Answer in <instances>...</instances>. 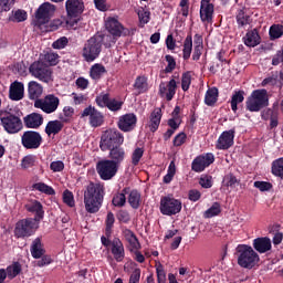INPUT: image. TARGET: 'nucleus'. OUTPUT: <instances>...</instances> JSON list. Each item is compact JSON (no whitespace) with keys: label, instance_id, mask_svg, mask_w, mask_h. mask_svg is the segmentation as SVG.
<instances>
[{"label":"nucleus","instance_id":"obj_6","mask_svg":"<svg viewBox=\"0 0 283 283\" xmlns=\"http://www.w3.org/2000/svg\"><path fill=\"white\" fill-rule=\"evenodd\" d=\"M0 123L7 134H19L23 129L21 117L4 111L0 114Z\"/></svg>","mask_w":283,"mask_h":283},{"label":"nucleus","instance_id":"obj_50","mask_svg":"<svg viewBox=\"0 0 283 283\" xmlns=\"http://www.w3.org/2000/svg\"><path fill=\"white\" fill-rule=\"evenodd\" d=\"M64 28H66V30H76L78 28V18L67 14V17L64 18Z\"/></svg>","mask_w":283,"mask_h":283},{"label":"nucleus","instance_id":"obj_41","mask_svg":"<svg viewBox=\"0 0 283 283\" xmlns=\"http://www.w3.org/2000/svg\"><path fill=\"white\" fill-rule=\"evenodd\" d=\"M25 209L31 213H36L38 218H43V206L39 201H31L25 205Z\"/></svg>","mask_w":283,"mask_h":283},{"label":"nucleus","instance_id":"obj_31","mask_svg":"<svg viewBox=\"0 0 283 283\" xmlns=\"http://www.w3.org/2000/svg\"><path fill=\"white\" fill-rule=\"evenodd\" d=\"M193 45H195V49H193L192 60L200 61V56H202V50H205L202 35L200 34L195 35Z\"/></svg>","mask_w":283,"mask_h":283},{"label":"nucleus","instance_id":"obj_40","mask_svg":"<svg viewBox=\"0 0 283 283\" xmlns=\"http://www.w3.org/2000/svg\"><path fill=\"white\" fill-rule=\"evenodd\" d=\"M135 90H137L138 94H145L147 90H149V85L147 84L146 76H138L134 83Z\"/></svg>","mask_w":283,"mask_h":283},{"label":"nucleus","instance_id":"obj_28","mask_svg":"<svg viewBox=\"0 0 283 283\" xmlns=\"http://www.w3.org/2000/svg\"><path fill=\"white\" fill-rule=\"evenodd\" d=\"M108 156L111 163H115L117 167H120V163L125 160V148L118 146L113 147L111 148Z\"/></svg>","mask_w":283,"mask_h":283},{"label":"nucleus","instance_id":"obj_53","mask_svg":"<svg viewBox=\"0 0 283 283\" xmlns=\"http://www.w3.org/2000/svg\"><path fill=\"white\" fill-rule=\"evenodd\" d=\"M174 176H176V163L170 161L168 170H167V175L164 177V182L166 185H169V182H171V180H174Z\"/></svg>","mask_w":283,"mask_h":283},{"label":"nucleus","instance_id":"obj_16","mask_svg":"<svg viewBox=\"0 0 283 283\" xmlns=\"http://www.w3.org/2000/svg\"><path fill=\"white\" fill-rule=\"evenodd\" d=\"M105 25L106 30L113 36H127V34H129V30L125 29L124 25L115 18H108Z\"/></svg>","mask_w":283,"mask_h":283},{"label":"nucleus","instance_id":"obj_49","mask_svg":"<svg viewBox=\"0 0 283 283\" xmlns=\"http://www.w3.org/2000/svg\"><path fill=\"white\" fill-rule=\"evenodd\" d=\"M144 155H145V148L136 147L132 153V165H134V167L138 166Z\"/></svg>","mask_w":283,"mask_h":283},{"label":"nucleus","instance_id":"obj_5","mask_svg":"<svg viewBox=\"0 0 283 283\" xmlns=\"http://www.w3.org/2000/svg\"><path fill=\"white\" fill-rule=\"evenodd\" d=\"M56 12V7L50 2L42 3L35 11V18L33 20L34 28L41 30L44 25L50 23V19L54 17Z\"/></svg>","mask_w":283,"mask_h":283},{"label":"nucleus","instance_id":"obj_43","mask_svg":"<svg viewBox=\"0 0 283 283\" xmlns=\"http://www.w3.org/2000/svg\"><path fill=\"white\" fill-rule=\"evenodd\" d=\"M128 205L132 209H138L140 207V192L138 190H132L128 193Z\"/></svg>","mask_w":283,"mask_h":283},{"label":"nucleus","instance_id":"obj_42","mask_svg":"<svg viewBox=\"0 0 283 283\" xmlns=\"http://www.w3.org/2000/svg\"><path fill=\"white\" fill-rule=\"evenodd\" d=\"M244 102V91H235L231 98L232 112H238V105Z\"/></svg>","mask_w":283,"mask_h":283},{"label":"nucleus","instance_id":"obj_32","mask_svg":"<svg viewBox=\"0 0 283 283\" xmlns=\"http://www.w3.org/2000/svg\"><path fill=\"white\" fill-rule=\"evenodd\" d=\"M63 129V123L59 119L50 120L45 126L46 136H56Z\"/></svg>","mask_w":283,"mask_h":283},{"label":"nucleus","instance_id":"obj_25","mask_svg":"<svg viewBox=\"0 0 283 283\" xmlns=\"http://www.w3.org/2000/svg\"><path fill=\"white\" fill-rule=\"evenodd\" d=\"M29 98L31 101H41L43 96V86L35 81H31L28 84Z\"/></svg>","mask_w":283,"mask_h":283},{"label":"nucleus","instance_id":"obj_63","mask_svg":"<svg viewBox=\"0 0 283 283\" xmlns=\"http://www.w3.org/2000/svg\"><path fill=\"white\" fill-rule=\"evenodd\" d=\"M122 107H123V102L114 99V98L108 101L107 108L111 112H118L119 109H122Z\"/></svg>","mask_w":283,"mask_h":283},{"label":"nucleus","instance_id":"obj_17","mask_svg":"<svg viewBox=\"0 0 283 283\" xmlns=\"http://www.w3.org/2000/svg\"><path fill=\"white\" fill-rule=\"evenodd\" d=\"M178 88V83L176 80L171 78L169 82H161L159 84V95L166 101H172L176 96V90Z\"/></svg>","mask_w":283,"mask_h":283},{"label":"nucleus","instance_id":"obj_30","mask_svg":"<svg viewBox=\"0 0 283 283\" xmlns=\"http://www.w3.org/2000/svg\"><path fill=\"white\" fill-rule=\"evenodd\" d=\"M163 118V111L160 108H155L150 114V120L148 127L150 132H156L160 127V120Z\"/></svg>","mask_w":283,"mask_h":283},{"label":"nucleus","instance_id":"obj_39","mask_svg":"<svg viewBox=\"0 0 283 283\" xmlns=\"http://www.w3.org/2000/svg\"><path fill=\"white\" fill-rule=\"evenodd\" d=\"M192 51H193V38H191V35H187V38L184 41V49H182L185 61L191 57Z\"/></svg>","mask_w":283,"mask_h":283},{"label":"nucleus","instance_id":"obj_51","mask_svg":"<svg viewBox=\"0 0 283 283\" xmlns=\"http://www.w3.org/2000/svg\"><path fill=\"white\" fill-rule=\"evenodd\" d=\"M72 116H74V107L65 106L63 108V115L60 116V120L62 123H70V120H72Z\"/></svg>","mask_w":283,"mask_h":283},{"label":"nucleus","instance_id":"obj_54","mask_svg":"<svg viewBox=\"0 0 283 283\" xmlns=\"http://www.w3.org/2000/svg\"><path fill=\"white\" fill-rule=\"evenodd\" d=\"M220 203L214 202L208 210L205 211V218H214L220 213Z\"/></svg>","mask_w":283,"mask_h":283},{"label":"nucleus","instance_id":"obj_64","mask_svg":"<svg viewBox=\"0 0 283 283\" xmlns=\"http://www.w3.org/2000/svg\"><path fill=\"white\" fill-rule=\"evenodd\" d=\"M254 187L260 191H271V189L273 188V185L266 181H255Z\"/></svg>","mask_w":283,"mask_h":283},{"label":"nucleus","instance_id":"obj_46","mask_svg":"<svg viewBox=\"0 0 283 283\" xmlns=\"http://www.w3.org/2000/svg\"><path fill=\"white\" fill-rule=\"evenodd\" d=\"M223 187H228L230 189H235L238 185H240V180L235 178L232 174L226 175L222 180Z\"/></svg>","mask_w":283,"mask_h":283},{"label":"nucleus","instance_id":"obj_9","mask_svg":"<svg viewBox=\"0 0 283 283\" xmlns=\"http://www.w3.org/2000/svg\"><path fill=\"white\" fill-rule=\"evenodd\" d=\"M118 167L109 159H102L96 164V171L102 180H112L118 174Z\"/></svg>","mask_w":283,"mask_h":283},{"label":"nucleus","instance_id":"obj_60","mask_svg":"<svg viewBox=\"0 0 283 283\" xmlns=\"http://www.w3.org/2000/svg\"><path fill=\"white\" fill-rule=\"evenodd\" d=\"M63 202L64 205H67V207H74L75 201H74V193L70 190H65L63 192Z\"/></svg>","mask_w":283,"mask_h":283},{"label":"nucleus","instance_id":"obj_44","mask_svg":"<svg viewBox=\"0 0 283 283\" xmlns=\"http://www.w3.org/2000/svg\"><path fill=\"white\" fill-rule=\"evenodd\" d=\"M272 174L273 176H276V178L283 180V157L272 163Z\"/></svg>","mask_w":283,"mask_h":283},{"label":"nucleus","instance_id":"obj_62","mask_svg":"<svg viewBox=\"0 0 283 283\" xmlns=\"http://www.w3.org/2000/svg\"><path fill=\"white\" fill-rule=\"evenodd\" d=\"M109 101L108 94H101L96 97V104L98 107H107L109 105Z\"/></svg>","mask_w":283,"mask_h":283},{"label":"nucleus","instance_id":"obj_7","mask_svg":"<svg viewBox=\"0 0 283 283\" xmlns=\"http://www.w3.org/2000/svg\"><path fill=\"white\" fill-rule=\"evenodd\" d=\"M124 142L125 137H123V134L117 129L112 128L103 133L99 147L102 151H107L108 149H112L114 145H123Z\"/></svg>","mask_w":283,"mask_h":283},{"label":"nucleus","instance_id":"obj_3","mask_svg":"<svg viewBox=\"0 0 283 283\" xmlns=\"http://www.w3.org/2000/svg\"><path fill=\"white\" fill-rule=\"evenodd\" d=\"M103 51V35H94L88 39L82 50V56L86 63H92L101 56Z\"/></svg>","mask_w":283,"mask_h":283},{"label":"nucleus","instance_id":"obj_10","mask_svg":"<svg viewBox=\"0 0 283 283\" xmlns=\"http://www.w3.org/2000/svg\"><path fill=\"white\" fill-rule=\"evenodd\" d=\"M59 105H61V99L54 94H49L34 102V107H36V109H42L44 114H54V112L59 109Z\"/></svg>","mask_w":283,"mask_h":283},{"label":"nucleus","instance_id":"obj_35","mask_svg":"<svg viewBox=\"0 0 283 283\" xmlns=\"http://www.w3.org/2000/svg\"><path fill=\"white\" fill-rule=\"evenodd\" d=\"M59 28H65V18L54 19L40 30L42 32H54V30H59Z\"/></svg>","mask_w":283,"mask_h":283},{"label":"nucleus","instance_id":"obj_4","mask_svg":"<svg viewBox=\"0 0 283 283\" xmlns=\"http://www.w3.org/2000/svg\"><path fill=\"white\" fill-rule=\"evenodd\" d=\"M264 107H269V92L264 88L253 91L247 99V109L260 112Z\"/></svg>","mask_w":283,"mask_h":283},{"label":"nucleus","instance_id":"obj_24","mask_svg":"<svg viewBox=\"0 0 283 283\" xmlns=\"http://www.w3.org/2000/svg\"><path fill=\"white\" fill-rule=\"evenodd\" d=\"M24 125L29 129H39L43 125V115L38 113H32L24 117Z\"/></svg>","mask_w":283,"mask_h":283},{"label":"nucleus","instance_id":"obj_26","mask_svg":"<svg viewBox=\"0 0 283 283\" xmlns=\"http://www.w3.org/2000/svg\"><path fill=\"white\" fill-rule=\"evenodd\" d=\"M213 17V4L211 0H201L200 19L201 21H211Z\"/></svg>","mask_w":283,"mask_h":283},{"label":"nucleus","instance_id":"obj_15","mask_svg":"<svg viewBox=\"0 0 283 283\" xmlns=\"http://www.w3.org/2000/svg\"><path fill=\"white\" fill-rule=\"evenodd\" d=\"M136 123H138V117L134 113H127L119 116L117 122V127L120 132H134L136 128Z\"/></svg>","mask_w":283,"mask_h":283},{"label":"nucleus","instance_id":"obj_14","mask_svg":"<svg viewBox=\"0 0 283 283\" xmlns=\"http://www.w3.org/2000/svg\"><path fill=\"white\" fill-rule=\"evenodd\" d=\"M81 118H88L91 127H101L105 123L103 113L98 112L94 106H87L81 113Z\"/></svg>","mask_w":283,"mask_h":283},{"label":"nucleus","instance_id":"obj_37","mask_svg":"<svg viewBox=\"0 0 283 283\" xmlns=\"http://www.w3.org/2000/svg\"><path fill=\"white\" fill-rule=\"evenodd\" d=\"M205 103L209 107H213V105H216V103H218V88L212 87L206 92Z\"/></svg>","mask_w":283,"mask_h":283},{"label":"nucleus","instance_id":"obj_22","mask_svg":"<svg viewBox=\"0 0 283 283\" xmlns=\"http://www.w3.org/2000/svg\"><path fill=\"white\" fill-rule=\"evenodd\" d=\"M261 42L262 38H260L258 29L248 31L243 36V43L244 45H247V48H256V45H260Z\"/></svg>","mask_w":283,"mask_h":283},{"label":"nucleus","instance_id":"obj_59","mask_svg":"<svg viewBox=\"0 0 283 283\" xmlns=\"http://www.w3.org/2000/svg\"><path fill=\"white\" fill-rule=\"evenodd\" d=\"M191 86V73L187 72L184 73L181 76V90L187 92Z\"/></svg>","mask_w":283,"mask_h":283},{"label":"nucleus","instance_id":"obj_18","mask_svg":"<svg viewBox=\"0 0 283 283\" xmlns=\"http://www.w3.org/2000/svg\"><path fill=\"white\" fill-rule=\"evenodd\" d=\"M214 160L216 157H213V154L211 153L200 155L192 161V171H197V174H200L203 169H207L209 165H212Z\"/></svg>","mask_w":283,"mask_h":283},{"label":"nucleus","instance_id":"obj_21","mask_svg":"<svg viewBox=\"0 0 283 283\" xmlns=\"http://www.w3.org/2000/svg\"><path fill=\"white\" fill-rule=\"evenodd\" d=\"M24 94L25 87L23 86V83L19 81L11 83L9 88V98L11 101H22Z\"/></svg>","mask_w":283,"mask_h":283},{"label":"nucleus","instance_id":"obj_11","mask_svg":"<svg viewBox=\"0 0 283 283\" xmlns=\"http://www.w3.org/2000/svg\"><path fill=\"white\" fill-rule=\"evenodd\" d=\"M29 72L31 76L42 81V83H50L52 82V70L45 65V63L38 61L31 64Z\"/></svg>","mask_w":283,"mask_h":283},{"label":"nucleus","instance_id":"obj_45","mask_svg":"<svg viewBox=\"0 0 283 283\" xmlns=\"http://www.w3.org/2000/svg\"><path fill=\"white\" fill-rule=\"evenodd\" d=\"M125 193H127V188H125L122 192L119 193H116L114 197H113V206L114 207H123L124 205H126L127 202V197L125 196Z\"/></svg>","mask_w":283,"mask_h":283},{"label":"nucleus","instance_id":"obj_23","mask_svg":"<svg viewBox=\"0 0 283 283\" xmlns=\"http://www.w3.org/2000/svg\"><path fill=\"white\" fill-rule=\"evenodd\" d=\"M65 10L70 17H77L83 12V0H66Z\"/></svg>","mask_w":283,"mask_h":283},{"label":"nucleus","instance_id":"obj_61","mask_svg":"<svg viewBox=\"0 0 283 283\" xmlns=\"http://www.w3.org/2000/svg\"><path fill=\"white\" fill-rule=\"evenodd\" d=\"M50 169L53 174H59L65 169V164L61 160H55L50 164Z\"/></svg>","mask_w":283,"mask_h":283},{"label":"nucleus","instance_id":"obj_19","mask_svg":"<svg viewBox=\"0 0 283 283\" xmlns=\"http://www.w3.org/2000/svg\"><path fill=\"white\" fill-rule=\"evenodd\" d=\"M252 247L256 253H269L273 249V243L269 237H260L253 240Z\"/></svg>","mask_w":283,"mask_h":283},{"label":"nucleus","instance_id":"obj_12","mask_svg":"<svg viewBox=\"0 0 283 283\" xmlns=\"http://www.w3.org/2000/svg\"><path fill=\"white\" fill-rule=\"evenodd\" d=\"M182 211V202L171 197H163L160 200V212L163 216H176Z\"/></svg>","mask_w":283,"mask_h":283},{"label":"nucleus","instance_id":"obj_29","mask_svg":"<svg viewBox=\"0 0 283 283\" xmlns=\"http://www.w3.org/2000/svg\"><path fill=\"white\" fill-rule=\"evenodd\" d=\"M135 12L138 15L139 28H145L151 21V11L146 7H138Z\"/></svg>","mask_w":283,"mask_h":283},{"label":"nucleus","instance_id":"obj_38","mask_svg":"<svg viewBox=\"0 0 283 283\" xmlns=\"http://www.w3.org/2000/svg\"><path fill=\"white\" fill-rule=\"evenodd\" d=\"M28 20V12L23 9H18L15 11L11 12V15L9 18V21H12L13 23H23V21Z\"/></svg>","mask_w":283,"mask_h":283},{"label":"nucleus","instance_id":"obj_33","mask_svg":"<svg viewBox=\"0 0 283 283\" xmlns=\"http://www.w3.org/2000/svg\"><path fill=\"white\" fill-rule=\"evenodd\" d=\"M105 74H107V70L105 66H103V64L96 63L91 66L90 76L93 81H101Z\"/></svg>","mask_w":283,"mask_h":283},{"label":"nucleus","instance_id":"obj_47","mask_svg":"<svg viewBox=\"0 0 283 283\" xmlns=\"http://www.w3.org/2000/svg\"><path fill=\"white\" fill-rule=\"evenodd\" d=\"M7 275L9 280H14L19 273H21V263L14 262L7 268Z\"/></svg>","mask_w":283,"mask_h":283},{"label":"nucleus","instance_id":"obj_1","mask_svg":"<svg viewBox=\"0 0 283 283\" xmlns=\"http://www.w3.org/2000/svg\"><path fill=\"white\" fill-rule=\"evenodd\" d=\"M104 198L105 187L101 184L90 182L84 191V207L87 213H98Z\"/></svg>","mask_w":283,"mask_h":283},{"label":"nucleus","instance_id":"obj_52","mask_svg":"<svg viewBox=\"0 0 283 283\" xmlns=\"http://www.w3.org/2000/svg\"><path fill=\"white\" fill-rule=\"evenodd\" d=\"M36 165V156L28 155L21 161L22 169H30V167H34Z\"/></svg>","mask_w":283,"mask_h":283},{"label":"nucleus","instance_id":"obj_8","mask_svg":"<svg viewBox=\"0 0 283 283\" xmlns=\"http://www.w3.org/2000/svg\"><path fill=\"white\" fill-rule=\"evenodd\" d=\"M36 229H39L36 219H24L15 224L14 234L15 238H30V235H34Z\"/></svg>","mask_w":283,"mask_h":283},{"label":"nucleus","instance_id":"obj_58","mask_svg":"<svg viewBox=\"0 0 283 283\" xmlns=\"http://www.w3.org/2000/svg\"><path fill=\"white\" fill-rule=\"evenodd\" d=\"M44 63L49 65H56L59 63V54L54 52H48L44 54Z\"/></svg>","mask_w":283,"mask_h":283},{"label":"nucleus","instance_id":"obj_57","mask_svg":"<svg viewBox=\"0 0 283 283\" xmlns=\"http://www.w3.org/2000/svg\"><path fill=\"white\" fill-rule=\"evenodd\" d=\"M237 22L240 28H244V25H249V23H251V18L244 14V11H239Z\"/></svg>","mask_w":283,"mask_h":283},{"label":"nucleus","instance_id":"obj_2","mask_svg":"<svg viewBox=\"0 0 283 283\" xmlns=\"http://www.w3.org/2000/svg\"><path fill=\"white\" fill-rule=\"evenodd\" d=\"M235 251L238 264L241 269H253L260 263V254L254 251L253 247L239 244Z\"/></svg>","mask_w":283,"mask_h":283},{"label":"nucleus","instance_id":"obj_20","mask_svg":"<svg viewBox=\"0 0 283 283\" xmlns=\"http://www.w3.org/2000/svg\"><path fill=\"white\" fill-rule=\"evenodd\" d=\"M233 138H235V130L223 132L218 138L217 149H229V147H232Z\"/></svg>","mask_w":283,"mask_h":283},{"label":"nucleus","instance_id":"obj_13","mask_svg":"<svg viewBox=\"0 0 283 283\" xmlns=\"http://www.w3.org/2000/svg\"><path fill=\"white\" fill-rule=\"evenodd\" d=\"M21 143L25 149H39L43 143V137L38 132L27 130L21 137Z\"/></svg>","mask_w":283,"mask_h":283},{"label":"nucleus","instance_id":"obj_55","mask_svg":"<svg viewBox=\"0 0 283 283\" xmlns=\"http://www.w3.org/2000/svg\"><path fill=\"white\" fill-rule=\"evenodd\" d=\"M199 185L203 189H211L213 187V178L209 175H202L199 179Z\"/></svg>","mask_w":283,"mask_h":283},{"label":"nucleus","instance_id":"obj_36","mask_svg":"<svg viewBox=\"0 0 283 283\" xmlns=\"http://www.w3.org/2000/svg\"><path fill=\"white\" fill-rule=\"evenodd\" d=\"M124 235L129 244L130 251H138L140 249V242H138V238H136V234L132 230H126Z\"/></svg>","mask_w":283,"mask_h":283},{"label":"nucleus","instance_id":"obj_48","mask_svg":"<svg viewBox=\"0 0 283 283\" xmlns=\"http://www.w3.org/2000/svg\"><path fill=\"white\" fill-rule=\"evenodd\" d=\"M33 189H35V191H40L41 193H45L46 196H54L55 193L54 188L43 182L34 184Z\"/></svg>","mask_w":283,"mask_h":283},{"label":"nucleus","instance_id":"obj_34","mask_svg":"<svg viewBox=\"0 0 283 283\" xmlns=\"http://www.w3.org/2000/svg\"><path fill=\"white\" fill-rule=\"evenodd\" d=\"M45 250H43V244L41 243V238H36L31 244V255L35 260L43 258Z\"/></svg>","mask_w":283,"mask_h":283},{"label":"nucleus","instance_id":"obj_27","mask_svg":"<svg viewBox=\"0 0 283 283\" xmlns=\"http://www.w3.org/2000/svg\"><path fill=\"white\" fill-rule=\"evenodd\" d=\"M112 254L116 262H123L125 260V247H123V242L119 239H114L112 242Z\"/></svg>","mask_w":283,"mask_h":283},{"label":"nucleus","instance_id":"obj_56","mask_svg":"<svg viewBox=\"0 0 283 283\" xmlns=\"http://www.w3.org/2000/svg\"><path fill=\"white\" fill-rule=\"evenodd\" d=\"M283 35V25L273 24L270 28V38L271 39H280Z\"/></svg>","mask_w":283,"mask_h":283}]
</instances>
